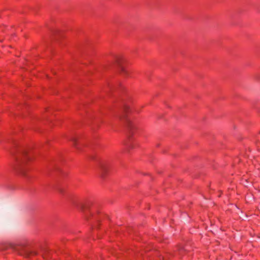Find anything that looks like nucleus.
Segmentation results:
<instances>
[{
	"mask_svg": "<svg viewBox=\"0 0 260 260\" xmlns=\"http://www.w3.org/2000/svg\"><path fill=\"white\" fill-rule=\"evenodd\" d=\"M30 159V156L25 154L23 158L18 160L14 165V170L22 175H25L27 170V164Z\"/></svg>",
	"mask_w": 260,
	"mask_h": 260,
	"instance_id": "1",
	"label": "nucleus"
},
{
	"mask_svg": "<svg viewBox=\"0 0 260 260\" xmlns=\"http://www.w3.org/2000/svg\"><path fill=\"white\" fill-rule=\"evenodd\" d=\"M127 141L126 142L125 145L127 148L132 149L134 148L132 137L136 129V127L132 122L128 121L127 123Z\"/></svg>",
	"mask_w": 260,
	"mask_h": 260,
	"instance_id": "2",
	"label": "nucleus"
},
{
	"mask_svg": "<svg viewBox=\"0 0 260 260\" xmlns=\"http://www.w3.org/2000/svg\"><path fill=\"white\" fill-rule=\"evenodd\" d=\"M120 71L121 74L123 75H126L127 74V70L124 67H123L122 66H120Z\"/></svg>",
	"mask_w": 260,
	"mask_h": 260,
	"instance_id": "3",
	"label": "nucleus"
},
{
	"mask_svg": "<svg viewBox=\"0 0 260 260\" xmlns=\"http://www.w3.org/2000/svg\"><path fill=\"white\" fill-rule=\"evenodd\" d=\"M71 141H72L74 146L77 148V139L75 137H73L71 139Z\"/></svg>",
	"mask_w": 260,
	"mask_h": 260,
	"instance_id": "4",
	"label": "nucleus"
},
{
	"mask_svg": "<svg viewBox=\"0 0 260 260\" xmlns=\"http://www.w3.org/2000/svg\"><path fill=\"white\" fill-rule=\"evenodd\" d=\"M100 168L102 170V171H105V166H104V162H101L100 164Z\"/></svg>",
	"mask_w": 260,
	"mask_h": 260,
	"instance_id": "5",
	"label": "nucleus"
}]
</instances>
